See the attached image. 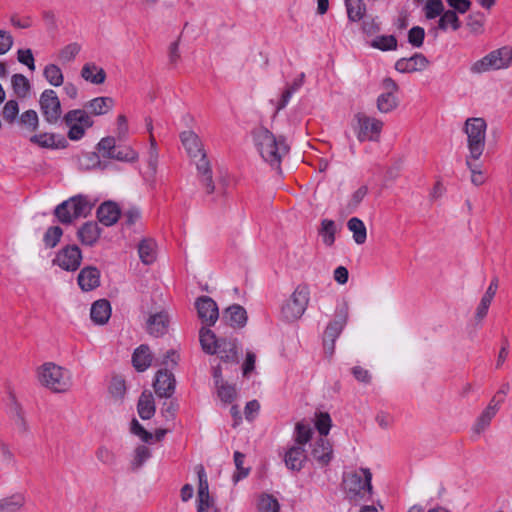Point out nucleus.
<instances>
[{"instance_id": "obj_12", "label": "nucleus", "mask_w": 512, "mask_h": 512, "mask_svg": "<svg viewBox=\"0 0 512 512\" xmlns=\"http://www.w3.org/2000/svg\"><path fill=\"white\" fill-rule=\"evenodd\" d=\"M82 260V252L77 245L63 247L53 260L63 270L76 271Z\"/></svg>"}, {"instance_id": "obj_3", "label": "nucleus", "mask_w": 512, "mask_h": 512, "mask_svg": "<svg viewBox=\"0 0 512 512\" xmlns=\"http://www.w3.org/2000/svg\"><path fill=\"white\" fill-rule=\"evenodd\" d=\"M40 383L55 393L67 392L72 386L70 371L52 362L44 363L38 370Z\"/></svg>"}, {"instance_id": "obj_35", "label": "nucleus", "mask_w": 512, "mask_h": 512, "mask_svg": "<svg viewBox=\"0 0 512 512\" xmlns=\"http://www.w3.org/2000/svg\"><path fill=\"white\" fill-rule=\"evenodd\" d=\"M138 253L142 263L149 265L156 260V244L151 239H144L138 245Z\"/></svg>"}, {"instance_id": "obj_23", "label": "nucleus", "mask_w": 512, "mask_h": 512, "mask_svg": "<svg viewBox=\"0 0 512 512\" xmlns=\"http://www.w3.org/2000/svg\"><path fill=\"white\" fill-rule=\"evenodd\" d=\"M313 458L321 465H327L333 455L332 446L328 439L324 437L318 438L312 448L311 452Z\"/></svg>"}, {"instance_id": "obj_13", "label": "nucleus", "mask_w": 512, "mask_h": 512, "mask_svg": "<svg viewBox=\"0 0 512 512\" xmlns=\"http://www.w3.org/2000/svg\"><path fill=\"white\" fill-rule=\"evenodd\" d=\"M198 317L206 326H213L219 317L217 303L209 296H201L195 303Z\"/></svg>"}, {"instance_id": "obj_20", "label": "nucleus", "mask_w": 512, "mask_h": 512, "mask_svg": "<svg viewBox=\"0 0 512 512\" xmlns=\"http://www.w3.org/2000/svg\"><path fill=\"white\" fill-rule=\"evenodd\" d=\"M77 281L83 291H91L100 285V271L94 266L84 267L79 272Z\"/></svg>"}, {"instance_id": "obj_34", "label": "nucleus", "mask_w": 512, "mask_h": 512, "mask_svg": "<svg viewBox=\"0 0 512 512\" xmlns=\"http://www.w3.org/2000/svg\"><path fill=\"white\" fill-rule=\"evenodd\" d=\"M313 433V428L308 422H297L293 433V445H300L305 448V445L311 440Z\"/></svg>"}, {"instance_id": "obj_33", "label": "nucleus", "mask_w": 512, "mask_h": 512, "mask_svg": "<svg viewBox=\"0 0 512 512\" xmlns=\"http://www.w3.org/2000/svg\"><path fill=\"white\" fill-rule=\"evenodd\" d=\"M199 340L203 351L207 354L214 355L217 353V347L221 339H217L215 333L209 328H201L199 332Z\"/></svg>"}, {"instance_id": "obj_21", "label": "nucleus", "mask_w": 512, "mask_h": 512, "mask_svg": "<svg viewBox=\"0 0 512 512\" xmlns=\"http://www.w3.org/2000/svg\"><path fill=\"white\" fill-rule=\"evenodd\" d=\"M30 141L38 144L40 147L51 149H64L68 145L64 136L54 133H41L34 135L30 138Z\"/></svg>"}, {"instance_id": "obj_2", "label": "nucleus", "mask_w": 512, "mask_h": 512, "mask_svg": "<svg viewBox=\"0 0 512 512\" xmlns=\"http://www.w3.org/2000/svg\"><path fill=\"white\" fill-rule=\"evenodd\" d=\"M372 473L368 468H360L343 477L346 498L354 505L371 500L373 494Z\"/></svg>"}, {"instance_id": "obj_57", "label": "nucleus", "mask_w": 512, "mask_h": 512, "mask_svg": "<svg viewBox=\"0 0 512 512\" xmlns=\"http://www.w3.org/2000/svg\"><path fill=\"white\" fill-rule=\"evenodd\" d=\"M123 225L131 228L135 224H137L141 219V212L136 207H130L125 210L122 214Z\"/></svg>"}, {"instance_id": "obj_51", "label": "nucleus", "mask_w": 512, "mask_h": 512, "mask_svg": "<svg viewBox=\"0 0 512 512\" xmlns=\"http://www.w3.org/2000/svg\"><path fill=\"white\" fill-rule=\"evenodd\" d=\"M244 458L245 455L241 452L236 451L234 453V463L237 469V472L233 475V480L235 483L247 477L249 474L250 469L243 467Z\"/></svg>"}, {"instance_id": "obj_42", "label": "nucleus", "mask_w": 512, "mask_h": 512, "mask_svg": "<svg viewBox=\"0 0 512 512\" xmlns=\"http://www.w3.org/2000/svg\"><path fill=\"white\" fill-rule=\"evenodd\" d=\"M108 158L124 162H134L138 159V153L130 146H115L114 153L108 154Z\"/></svg>"}, {"instance_id": "obj_36", "label": "nucleus", "mask_w": 512, "mask_h": 512, "mask_svg": "<svg viewBox=\"0 0 512 512\" xmlns=\"http://www.w3.org/2000/svg\"><path fill=\"white\" fill-rule=\"evenodd\" d=\"M347 227L353 233V239L357 244L365 243L367 238V231L361 219L352 217L348 220Z\"/></svg>"}, {"instance_id": "obj_63", "label": "nucleus", "mask_w": 512, "mask_h": 512, "mask_svg": "<svg viewBox=\"0 0 512 512\" xmlns=\"http://www.w3.org/2000/svg\"><path fill=\"white\" fill-rule=\"evenodd\" d=\"M20 121L22 124L30 127L32 130H36L39 123L38 115L35 110L25 111L21 115Z\"/></svg>"}, {"instance_id": "obj_49", "label": "nucleus", "mask_w": 512, "mask_h": 512, "mask_svg": "<svg viewBox=\"0 0 512 512\" xmlns=\"http://www.w3.org/2000/svg\"><path fill=\"white\" fill-rule=\"evenodd\" d=\"M424 12L427 19L441 17L444 12V6L441 0H427L424 6Z\"/></svg>"}, {"instance_id": "obj_47", "label": "nucleus", "mask_w": 512, "mask_h": 512, "mask_svg": "<svg viewBox=\"0 0 512 512\" xmlns=\"http://www.w3.org/2000/svg\"><path fill=\"white\" fill-rule=\"evenodd\" d=\"M80 50H81V46L78 43H76V42L70 43L60 50L59 56H58L59 60L62 63H69L76 58V56L79 54Z\"/></svg>"}, {"instance_id": "obj_37", "label": "nucleus", "mask_w": 512, "mask_h": 512, "mask_svg": "<svg viewBox=\"0 0 512 512\" xmlns=\"http://www.w3.org/2000/svg\"><path fill=\"white\" fill-rule=\"evenodd\" d=\"M345 5L350 21L358 22L364 17L366 8L363 0H345Z\"/></svg>"}, {"instance_id": "obj_43", "label": "nucleus", "mask_w": 512, "mask_h": 512, "mask_svg": "<svg viewBox=\"0 0 512 512\" xmlns=\"http://www.w3.org/2000/svg\"><path fill=\"white\" fill-rule=\"evenodd\" d=\"M45 79L55 87H59L64 82V76L61 69L55 64H48L43 71Z\"/></svg>"}, {"instance_id": "obj_48", "label": "nucleus", "mask_w": 512, "mask_h": 512, "mask_svg": "<svg viewBox=\"0 0 512 512\" xmlns=\"http://www.w3.org/2000/svg\"><path fill=\"white\" fill-rule=\"evenodd\" d=\"M63 230L59 226L49 227L43 237L45 245L49 248L55 247L61 239Z\"/></svg>"}, {"instance_id": "obj_56", "label": "nucleus", "mask_w": 512, "mask_h": 512, "mask_svg": "<svg viewBox=\"0 0 512 512\" xmlns=\"http://www.w3.org/2000/svg\"><path fill=\"white\" fill-rule=\"evenodd\" d=\"M126 392L125 381L121 377H113L109 386V393L115 399H122Z\"/></svg>"}, {"instance_id": "obj_5", "label": "nucleus", "mask_w": 512, "mask_h": 512, "mask_svg": "<svg viewBox=\"0 0 512 512\" xmlns=\"http://www.w3.org/2000/svg\"><path fill=\"white\" fill-rule=\"evenodd\" d=\"M486 122L483 118H468L464 131L467 135L470 158L478 160L485 147Z\"/></svg>"}, {"instance_id": "obj_40", "label": "nucleus", "mask_w": 512, "mask_h": 512, "mask_svg": "<svg viewBox=\"0 0 512 512\" xmlns=\"http://www.w3.org/2000/svg\"><path fill=\"white\" fill-rule=\"evenodd\" d=\"M24 503L25 498L22 494L0 499V512H17L23 507Z\"/></svg>"}, {"instance_id": "obj_32", "label": "nucleus", "mask_w": 512, "mask_h": 512, "mask_svg": "<svg viewBox=\"0 0 512 512\" xmlns=\"http://www.w3.org/2000/svg\"><path fill=\"white\" fill-rule=\"evenodd\" d=\"M81 77L87 82L99 85L105 82L106 72L95 63H86L82 67Z\"/></svg>"}, {"instance_id": "obj_62", "label": "nucleus", "mask_w": 512, "mask_h": 512, "mask_svg": "<svg viewBox=\"0 0 512 512\" xmlns=\"http://www.w3.org/2000/svg\"><path fill=\"white\" fill-rule=\"evenodd\" d=\"M18 103L15 100L6 102L3 108V118L8 122H13L18 115Z\"/></svg>"}, {"instance_id": "obj_8", "label": "nucleus", "mask_w": 512, "mask_h": 512, "mask_svg": "<svg viewBox=\"0 0 512 512\" xmlns=\"http://www.w3.org/2000/svg\"><path fill=\"white\" fill-rule=\"evenodd\" d=\"M63 121L69 127L67 136L72 141H78L85 135L86 129L93 126L92 117L83 109H73L68 111Z\"/></svg>"}, {"instance_id": "obj_31", "label": "nucleus", "mask_w": 512, "mask_h": 512, "mask_svg": "<svg viewBox=\"0 0 512 512\" xmlns=\"http://www.w3.org/2000/svg\"><path fill=\"white\" fill-rule=\"evenodd\" d=\"M152 355L147 345H140L132 355V364L138 372H144L151 365Z\"/></svg>"}, {"instance_id": "obj_55", "label": "nucleus", "mask_w": 512, "mask_h": 512, "mask_svg": "<svg viewBox=\"0 0 512 512\" xmlns=\"http://www.w3.org/2000/svg\"><path fill=\"white\" fill-rule=\"evenodd\" d=\"M151 457V452L148 447L140 445L135 449L134 458L132 460L133 469L140 468L145 461Z\"/></svg>"}, {"instance_id": "obj_24", "label": "nucleus", "mask_w": 512, "mask_h": 512, "mask_svg": "<svg viewBox=\"0 0 512 512\" xmlns=\"http://www.w3.org/2000/svg\"><path fill=\"white\" fill-rule=\"evenodd\" d=\"M101 235V229L94 221L84 223L77 232L78 239L83 245L93 246Z\"/></svg>"}, {"instance_id": "obj_22", "label": "nucleus", "mask_w": 512, "mask_h": 512, "mask_svg": "<svg viewBox=\"0 0 512 512\" xmlns=\"http://www.w3.org/2000/svg\"><path fill=\"white\" fill-rule=\"evenodd\" d=\"M222 320L232 327H244L247 322L246 310L238 304H233L225 309Z\"/></svg>"}, {"instance_id": "obj_59", "label": "nucleus", "mask_w": 512, "mask_h": 512, "mask_svg": "<svg viewBox=\"0 0 512 512\" xmlns=\"http://www.w3.org/2000/svg\"><path fill=\"white\" fill-rule=\"evenodd\" d=\"M315 427L321 437L328 435L331 428V418L328 413H319L316 418Z\"/></svg>"}, {"instance_id": "obj_50", "label": "nucleus", "mask_w": 512, "mask_h": 512, "mask_svg": "<svg viewBox=\"0 0 512 512\" xmlns=\"http://www.w3.org/2000/svg\"><path fill=\"white\" fill-rule=\"evenodd\" d=\"M217 387V394L221 401L225 404H230L236 397V389L233 385L221 383Z\"/></svg>"}, {"instance_id": "obj_64", "label": "nucleus", "mask_w": 512, "mask_h": 512, "mask_svg": "<svg viewBox=\"0 0 512 512\" xmlns=\"http://www.w3.org/2000/svg\"><path fill=\"white\" fill-rule=\"evenodd\" d=\"M197 512H208L209 508H214L215 500L210 494L197 497Z\"/></svg>"}, {"instance_id": "obj_6", "label": "nucleus", "mask_w": 512, "mask_h": 512, "mask_svg": "<svg viewBox=\"0 0 512 512\" xmlns=\"http://www.w3.org/2000/svg\"><path fill=\"white\" fill-rule=\"evenodd\" d=\"M310 300V289L306 284L298 285L290 298L281 308L282 317L286 321L298 320L306 311Z\"/></svg>"}, {"instance_id": "obj_58", "label": "nucleus", "mask_w": 512, "mask_h": 512, "mask_svg": "<svg viewBox=\"0 0 512 512\" xmlns=\"http://www.w3.org/2000/svg\"><path fill=\"white\" fill-rule=\"evenodd\" d=\"M424 37L425 31L420 26H414L408 32V42L416 48L423 45Z\"/></svg>"}, {"instance_id": "obj_46", "label": "nucleus", "mask_w": 512, "mask_h": 512, "mask_svg": "<svg viewBox=\"0 0 512 512\" xmlns=\"http://www.w3.org/2000/svg\"><path fill=\"white\" fill-rule=\"evenodd\" d=\"M494 417V414L484 409L472 427L473 433L478 436L481 435L490 426Z\"/></svg>"}, {"instance_id": "obj_18", "label": "nucleus", "mask_w": 512, "mask_h": 512, "mask_svg": "<svg viewBox=\"0 0 512 512\" xmlns=\"http://www.w3.org/2000/svg\"><path fill=\"white\" fill-rule=\"evenodd\" d=\"M121 216V210L117 203L112 201L103 202L97 209V218L105 226L114 225Z\"/></svg>"}, {"instance_id": "obj_15", "label": "nucleus", "mask_w": 512, "mask_h": 512, "mask_svg": "<svg viewBox=\"0 0 512 512\" xmlns=\"http://www.w3.org/2000/svg\"><path fill=\"white\" fill-rule=\"evenodd\" d=\"M429 64L428 59L421 53H415L409 58L396 61L395 69L400 73H412L424 70Z\"/></svg>"}, {"instance_id": "obj_7", "label": "nucleus", "mask_w": 512, "mask_h": 512, "mask_svg": "<svg viewBox=\"0 0 512 512\" xmlns=\"http://www.w3.org/2000/svg\"><path fill=\"white\" fill-rule=\"evenodd\" d=\"M512 64V47L503 46L496 49L482 59L476 61L470 68L472 73H484L490 70L508 68Z\"/></svg>"}, {"instance_id": "obj_60", "label": "nucleus", "mask_w": 512, "mask_h": 512, "mask_svg": "<svg viewBox=\"0 0 512 512\" xmlns=\"http://www.w3.org/2000/svg\"><path fill=\"white\" fill-rule=\"evenodd\" d=\"M115 146V138L108 136L100 140L97 149L104 158H108V154L114 153Z\"/></svg>"}, {"instance_id": "obj_9", "label": "nucleus", "mask_w": 512, "mask_h": 512, "mask_svg": "<svg viewBox=\"0 0 512 512\" xmlns=\"http://www.w3.org/2000/svg\"><path fill=\"white\" fill-rule=\"evenodd\" d=\"M348 321V307L343 304L336 309L335 318L327 325L323 334V346L329 355L334 353L335 342Z\"/></svg>"}, {"instance_id": "obj_53", "label": "nucleus", "mask_w": 512, "mask_h": 512, "mask_svg": "<svg viewBox=\"0 0 512 512\" xmlns=\"http://www.w3.org/2000/svg\"><path fill=\"white\" fill-rule=\"evenodd\" d=\"M467 27L475 35L482 34L484 31V16L480 13L470 15L467 19Z\"/></svg>"}, {"instance_id": "obj_25", "label": "nucleus", "mask_w": 512, "mask_h": 512, "mask_svg": "<svg viewBox=\"0 0 512 512\" xmlns=\"http://www.w3.org/2000/svg\"><path fill=\"white\" fill-rule=\"evenodd\" d=\"M169 318L166 312L151 315L147 320V331L150 335L160 337L167 332Z\"/></svg>"}, {"instance_id": "obj_39", "label": "nucleus", "mask_w": 512, "mask_h": 512, "mask_svg": "<svg viewBox=\"0 0 512 512\" xmlns=\"http://www.w3.org/2000/svg\"><path fill=\"white\" fill-rule=\"evenodd\" d=\"M461 27V22L453 10L444 11L439 18L438 28L440 30L446 31L448 28H451L453 31L458 30Z\"/></svg>"}, {"instance_id": "obj_14", "label": "nucleus", "mask_w": 512, "mask_h": 512, "mask_svg": "<svg viewBox=\"0 0 512 512\" xmlns=\"http://www.w3.org/2000/svg\"><path fill=\"white\" fill-rule=\"evenodd\" d=\"M155 393L160 398H171L175 392L176 380L172 372L167 368L160 369L153 383Z\"/></svg>"}, {"instance_id": "obj_38", "label": "nucleus", "mask_w": 512, "mask_h": 512, "mask_svg": "<svg viewBox=\"0 0 512 512\" xmlns=\"http://www.w3.org/2000/svg\"><path fill=\"white\" fill-rule=\"evenodd\" d=\"M11 84L17 97L25 98L28 96L31 85L26 76L23 74H14L11 78Z\"/></svg>"}, {"instance_id": "obj_44", "label": "nucleus", "mask_w": 512, "mask_h": 512, "mask_svg": "<svg viewBox=\"0 0 512 512\" xmlns=\"http://www.w3.org/2000/svg\"><path fill=\"white\" fill-rule=\"evenodd\" d=\"M398 106V98L396 95L389 93H381L377 98V109L381 113H389Z\"/></svg>"}, {"instance_id": "obj_11", "label": "nucleus", "mask_w": 512, "mask_h": 512, "mask_svg": "<svg viewBox=\"0 0 512 512\" xmlns=\"http://www.w3.org/2000/svg\"><path fill=\"white\" fill-rule=\"evenodd\" d=\"M359 131L357 138L360 142L376 141L382 131L383 122L365 114L356 115Z\"/></svg>"}, {"instance_id": "obj_10", "label": "nucleus", "mask_w": 512, "mask_h": 512, "mask_svg": "<svg viewBox=\"0 0 512 512\" xmlns=\"http://www.w3.org/2000/svg\"><path fill=\"white\" fill-rule=\"evenodd\" d=\"M40 109L49 124H55L61 117V103L56 94L52 89L44 90L39 99Z\"/></svg>"}, {"instance_id": "obj_45", "label": "nucleus", "mask_w": 512, "mask_h": 512, "mask_svg": "<svg viewBox=\"0 0 512 512\" xmlns=\"http://www.w3.org/2000/svg\"><path fill=\"white\" fill-rule=\"evenodd\" d=\"M371 46L382 51L395 50L397 48V39L393 35L377 36L371 42Z\"/></svg>"}, {"instance_id": "obj_28", "label": "nucleus", "mask_w": 512, "mask_h": 512, "mask_svg": "<svg viewBox=\"0 0 512 512\" xmlns=\"http://www.w3.org/2000/svg\"><path fill=\"white\" fill-rule=\"evenodd\" d=\"M217 347L220 359L227 363H238L237 343L235 339H221Z\"/></svg>"}, {"instance_id": "obj_52", "label": "nucleus", "mask_w": 512, "mask_h": 512, "mask_svg": "<svg viewBox=\"0 0 512 512\" xmlns=\"http://www.w3.org/2000/svg\"><path fill=\"white\" fill-rule=\"evenodd\" d=\"M258 506L260 512H279L280 509L277 499L268 494L261 496Z\"/></svg>"}, {"instance_id": "obj_26", "label": "nucleus", "mask_w": 512, "mask_h": 512, "mask_svg": "<svg viewBox=\"0 0 512 512\" xmlns=\"http://www.w3.org/2000/svg\"><path fill=\"white\" fill-rule=\"evenodd\" d=\"M114 106V100L111 97H96L83 106V110L91 116H100L106 114Z\"/></svg>"}, {"instance_id": "obj_41", "label": "nucleus", "mask_w": 512, "mask_h": 512, "mask_svg": "<svg viewBox=\"0 0 512 512\" xmlns=\"http://www.w3.org/2000/svg\"><path fill=\"white\" fill-rule=\"evenodd\" d=\"M336 225L333 220L323 219L319 234L326 246H332L335 242Z\"/></svg>"}, {"instance_id": "obj_19", "label": "nucleus", "mask_w": 512, "mask_h": 512, "mask_svg": "<svg viewBox=\"0 0 512 512\" xmlns=\"http://www.w3.org/2000/svg\"><path fill=\"white\" fill-rule=\"evenodd\" d=\"M307 459L306 450L300 445H292L285 453L284 462L288 469L300 471Z\"/></svg>"}, {"instance_id": "obj_1", "label": "nucleus", "mask_w": 512, "mask_h": 512, "mask_svg": "<svg viewBox=\"0 0 512 512\" xmlns=\"http://www.w3.org/2000/svg\"><path fill=\"white\" fill-rule=\"evenodd\" d=\"M254 144L263 158L276 170H280L282 159L289 152V145L285 137H276L265 127H259L253 131Z\"/></svg>"}, {"instance_id": "obj_30", "label": "nucleus", "mask_w": 512, "mask_h": 512, "mask_svg": "<svg viewBox=\"0 0 512 512\" xmlns=\"http://www.w3.org/2000/svg\"><path fill=\"white\" fill-rule=\"evenodd\" d=\"M137 411L141 419H151L156 411L154 397L150 391H144L139 397Z\"/></svg>"}, {"instance_id": "obj_16", "label": "nucleus", "mask_w": 512, "mask_h": 512, "mask_svg": "<svg viewBox=\"0 0 512 512\" xmlns=\"http://www.w3.org/2000/svg\"><path fill=\"white\" fill-rule=\"evenodd\" d=\"M180 140L190 158L196 159L201 154H205L202 141L194 131H183L180 134Z\"/></svg>"}, {"instance_id": "obj_4", "label": "nucleus", "mask_w": 512, "mask_h": 512, "mask_svg": "<svg viewBox=\"0 0 512 512\" xmlns=\"http://www.w3.org/2000/svg\"><path fill=\"white\" fill-rule=\"evenodd\" d=\"M93 204L87 196L78 194L70 197L55 207L54 215L62 224H71L75 219L86 217L92 210Z\"/></svg>"}, {"instance_id": "obj_17", "label": "nucleus", "mask_w": 512, "mask_h": 512, "mask_svg": "<svg viewBox=\"0 0 512 512\" xmlns=\"http://www.w3.org/2000/svg\"><path fill=\"white\" fill-rule=\"evenodd\" d=\"M199 160L196 161V168L201 185L205 188L207 194H212L215 191V185L212 180V170L210 163L207 159L206 153L201 154Z\"/></svg>"}, {"instance_id": "obj_29", "label": "nucleus", "mask_w": 512, "mask_h": 512, "mask_svg": "<svg viewBox=\"0 0 512 512\" xmlns=\"http://www.w3.org/2000/svg\"><path fill=\"white\" fill-rule=\"evenodd\" d=\"M498 288V279L494 278L488 286L485 294L482 296L481 301L476 309L475 317L481 321L488 313L489 306L496 294Z\"/></svg>"}, {"instance_id": "obj_27", "label": "nucleus", "mask_w": 512, "mask_h": 512, "mask_svg": "<svg viewBox=\"0 0 512 512\" xmlns=\"http://www.w3.org/2000/svg\"><path fill=\"white\" fill-rule=\"evenodd\" d=\"M90 316L95 324H105L111 316V306L108 300L100 299L91 306Z\"/></svg>"}, {"instance_id": "obj_61", "label": "nucleus", "mask_w": 512, "mask_h": 512, "mask_svg": "<svg viewBox=\"0 0 512 512\" xmlns=\"http://www.w3.org/2000/svg\"><path fill=\"white\" fill-rule=\"evenodd\" d=\"M17 59L21 64L26 65L30 71L35 70V60L31 49H19Z\"/></svg>"}, {"instance_id": "obj_54", "label": "nucleus", "mask_w": 512, "mask_h": 512, "mask_svg": "<svg viewBox=\"0 0 512 512\" xmlns=\"http://www.w3.org/2000/svg\"><path fill=\"white\" fill-rule=\"evenodd\" d=\"M195 471L197 473L198 477V496L210 494L209 493V484L207 479V474L205 472L204 466L202 464H199L195 467Z\"/></svg>"}]
</instances>
